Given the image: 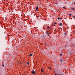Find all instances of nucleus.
I'll use <instances>...</instances> for the list:
<instances>
[{"label":"nucleus","instance_id":"1","mask_svg":"<svg viewBox=\"0 0 75 75\" xmlns=\"http://www.w3.org/2000/svg\"><path fill=\"white\" fill-rule=\"evenodd\" d=\"M31 72L33 74H35V71L32 70V71Z\"/></svg>","mask_w":75,"mask_h":75},{"label":"nucleus","instance_id":"2","mask_svg":"<svg viewBox=\"0 0 75 75\" xmlns=\"http://www.w3.org/2000/svg\"><path fill=\"white\" fill-rule=\"evenodd\" d=\"M49 29H50V27L49 26H48L46 28V29L49 30Z\"/></svg>","mask_w":75,"mask_h":75},{"label":"nucleus","instance_id":"3","mask_svg":"<svg viewBox=\"0 0 75 75\" xmlns=\"http://www.w3.org/2000/svg\"><path fill=\"white\" fill-rule=\"evenodd\" d=\"M60 61H61V62L62 63V62H64V60H63L62 59H60Z\"/></svg>","mask_w":75,"mask_h":75},{"label":"nucleus","instance_id":"4","mask_svg":"<svg viewBox=\"0 0 75 75\" xmlns=\"http://www.w3.org/2000/svg\"><path fill=\"white\" fill-rule=\"evenodd\" d=\"M57 19L58 20H59L60 19H61V20H62V18H58Z\"/></svg>","mask_w":75,"mask_h":75},{"label":"nucleus","instance_id":"5","mask_svg":"<svg viewBox=\"0 0 75 75\" xmlns=\"http://www.w3.org/2000/svg\"><path fill=\"white\" fill-rule=\"evenodd\" d=\"M59 26H62V23H60L59 24Z\"/></svg>","mask_w":75,"mask_h":75},{"label":"nucleus","instance_id":"6","mask_svg":"<svg viewBox=\"0 0 75 75\" xmlns=\"http://www.w3.org/2000/svg\"><path fill=\"white\" fill-rule=\"evenodd\" d=\"M38 6H37V7L36 8V10H38Z\"/></svg>","mask_w":75,"mask_h":75},{"label":"nucleus","instance_id":"7","mask_svg":"<svg viewBox=\"0 0 75 75\" xmlns=\"http://www.w3.org/2000/svg\"><path fill=\"white\" fill-rule=\"evenodd\" d=\"M46 35H48V36H50V34L49 33L46 34Z\"/></svg>","mask_w":75,"mask_h":75},{"label":"nucleus","instance_id":"8","mask_svg":"<svg viewBox=\"0 0 75 75\" xmlns=\"http://www.w3.org/2000/svg\"><path fill=\"white\" fill-rule=\"evenodd\" d=\"M74 8H71V10H74Z\"/></svg>","mask_w":75,"mask_h":75},{"label":"nucleus","instance_id":"9","mask_svg":"<svg viewBox=\"0 0 75 75\" xmlns=\"http://www.w3.org/2000/svg\"><path fill=\"white\" fill-rule=\"evenodd\" d=\"M42 69H41V71L42 72H44V71H43Z\"/></svg>","mask_w":75,"mask_h":75},{"label":"nucleus","instance_id":"10","mask_svg":"<svg viewBox=\"0 0 75 75\" xmlns=\"http://www.w3.org/2000/svg\"><path fill=\"white\" fill-rule=\"evenodd\" d=\"M33 55V54H29V57H30V56H32Z\"/></svg>","mask_w":75,"mask_h":75},{"label":"nucleus","instance_id":"11","mask_svg":"<svg viewBox=\"0 0 75 75\" xmlns=\"http://www.w3.org/2000/svg\"><path fill=\"white\" fill-rule=\"evenodd\" d=\"M57 74H58V75H61V74H59V73H58V72H57Z\"/></svg>","mask_w":75,"mask_h":75},{"label":"nucleus","instance_id":"12","mask_svg":"<svg viewBox=\"0 0 75 75\" xmlns=\"http://www.w3.org/2000/svg\"><path fill=\"white\" fill-rule=\"evenodd\" d=\"M48 31H47V30H46V34H48Z\"/></svg>","mask_w":75,"mask_h":75},{"label":"nucleus","instance_id":"13","mask_svg":"<svg viewBox=\"0 0 75 75\" xmlns=\"http://www.w3.org/2000/svg\"><path fill=\"white\" fill-rule=\"evenodd\" d=\"M21 23H22V24H23V25H24V23H23L22 22H21Z\"/></svg>","mask_w":75,"mask_h":75},{"label":"nucleus","instance_id":"14","mask_svg":"<svg viewBox=\"0 0 75 75\" xmlns=\"http://www.w3.org/2000/svg\"><path fill=\"white\" fill-rule=\"evenodd\" d=\"M27 64H28V65H30V64L28 62H27Z\"/></svg>","mask_w":75,"mask_h":75},{"label":"nucleus","instance_id":"15","mask_svg":"<svg viewBox=\"0 0 75 75\" xmlns=\"http://www.w3.org/2000/svg\"><path fill=\"white\" fill-rule=\"evenodd\" d=\"M63 8H64V9H65V8H65L64 7H63Z\"/></svg>","mask_w":75,"mask_h":75},{"label":"nucleus","instance_id":"16","mask_svg":"<svg viewBox=\"0 0 75 75\" xmlns=\"http://www.w3.org/2000/svg\"><path fill=\"white\" fill-rule=\"evenodd\" d=\"M49 69H50V70H51V67H49Z\"/></svg>","mask_w":75,"mask_h":75},{"label":"nucleus","instance_id":"17","mask_svg":"<svg viewBox=\"0 0 75 75\" xmlns=\"http://www.w3.org/2000/svg\"><path fill=\"white\" fill-rule=\"evenodd\" d=\"M69 16H72V15H71V14H69Z\"/></svg>","mask_w":75,"mask_h":75},{"label":"nucleus","instance_id":"18","mask_svg":"<svg viewBox=\"0 0 75 75\" xmlns=\"http://www.w3.org/2000/svg\"><path fill=\"white\" fill-rule=\"evenodd\" d=\"M60 55V56H62V54H61Z\"/></svg>","mask_w":75,"mask_h":75},{"label":"nucleus","instance_id":"19","mask_svg":"<svg viewBox=\"0 0 75 75\" xmlns=\"http://www.w3.org/2000/svg\"><path fill=\"white\" fill-rule=\"evenodd\" d=\"M64 35H67V34H66V33H64Z\"/></svg>","mask_w":75,"mask_h":75},{"label":"nucleus","instance_id":"20","mask_svg":"<svg viewBox=\"0 0 75 75\" xmlns=\"http://www.w3.org/2000/svg\"><path fill=\"white\" fill-rule=\"evenodd\" d=\"M74 47H75V44L73 45Z\"/></svg>","mask_w":75,"mask_h":75},{"label":"nucleus","instance_id":"21","mask_svg":"<svg viewBox=\"0 0 75 75\" xmlns=\"http://www.w3.org/2000/svg\"><path fill=\"white\" fill-rule=\"evenodd\" d=\"M55 24H57V23H55Z\"/></svg>","mask_w":75,"mask_h":75},{"label":"nucleus","instance_id":"22","mask_svg":"<svg viewBox=\"0 0 75 75\" xmlns=\"http://www.w3.org/2000/svg\"><path fill=\"white\" fill-rule=\"evenodd\" d=\"M63 75H65V74H63Z\"/></svg>","mask_w":75,"mask_h":75},{"label":"nucleus","instance_id":"23","mask_svg":"<svg viewBox=\"0 0 75 75\" xmlns=\"http://www.w3.org/2000/svg\"><path fill=\"white\" fill-rule=\"evenodd\" d=\"M54 26H55V25H54Z\"/></svg>","mask_w":75,"mask_h":75},{"label":"nucleus","instance_id":"24","mask_svg":"<svg viewBox=\"0 0 75 75\" xmlns=\"http://www.w3.org/2000/svg\"><path fill=\"white\" fill-rule=\"evenodd\" d=\"M74 4L75 5V2H74Z\"/></svg>","mask_w":75,"mask_h":75},{"label":"nucleus","instance_id":"25","mask_svg":"<svg viewBox=\"0 0 75 75\" xmlns=\"http://www.w3.org/2000/svg\"><path fill=\"white\" fill-rule=\"evenodd\" d=\"M54 75H57V74H54Z\"/></svg>","mask_w":75,"mask_h":75},{"label":"nucleus","instance_id":"26","mask_svg":"<svg viewBox=\"0 0 75 75\" xmlns=\"http://www.w3.org/2000/svg\"><path fill=\"white\" fill-rule=\"evenodd\" d=\"M50 33V34H51V33Z\"/></svg>","mask_w":75,"mask_h":75}]
</instances>
